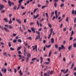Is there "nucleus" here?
<instances>
[{
	"label": "nucleus",
	"instance_id": "obj_1",
	"mask_svg": "<svg viewBox=\"0 0 76 76\" xmlns=\"http://www.w3.org/2000/svg\"><path fill=\"white\" fill-rule=\"evenodd\" d=\"M8 3L9 4V5L11 7V6H12H12H14V5L15 4V3L14 2H11V1H10L9 0L8 1Z\"/></svg>",
	"mask_w": 76,
	"mask_h": 76
},
{
	"label": "nucleus",
	"instance_id": "obj_2",
	"mask_svg": "<svg viewBox=\"0 0 76 76\" xmlns=\"http://www.w3.org/2000/svg\"><path fill=\"white\" fill-rule=\"evenodd\" d=\"M53 28H51L50 30V33L49 35V37H48V39H50V38L51 37V35L52 34V32H53Z\"/></svg>",
	"mask_w": 76,
	"mask_h": 76
},
{
	"label": "nucleus",
	"instance_id": "obj_3",
	"mask_svg": "<svg viewBox=\"0 0 76 76\" xmlns=\"http://www.w3.org/2000/svg\"><path fill=\"white\" fill-rule=\"evenodd\" d=\"M3 8H4V6L3 4H0V10H3Z\"/></svg>",
	"mask_w": 76,
	"mask_h": 76
},
{
	"label": "nucleus",
	"instance_id": "obj_4",
	"mask_svg": "<svg viewBox=\"0 0 76 76\" xmlns=\"http://www.w3.org/2000/svg\"><path fill=\"white\" fill-rule=\"evenodd\" d=\"M1 71L2 72H4V73H6V71H7V69H5L4 70V69L3 68L1 70Z\"/></svg>",
	"mask_w": 76,
	"mask_h": 76
},
{
	"label": "nucleus",
	"instance_id": "obj_5",
	"mask_svg": "<svg viewBox=\"0 0 76 76\" xmlns=\"http://www.w3.org/2000/svg\"><path fill=\"white\" fill-rule=\"evenodd\" d=\"M51 42L52 44H54V38H52L51 39Z\"/></svg>",
	"mask_w": 76,
	"mask_h": 76
},
{
	"label": "nucleus",
	"instance_id": "obj_6",
	"mask_svg": "<svg viewBox=\"0 0 76 76\" xmlns=\"http://www.w3.org/2000/svg\"><path fill=\"white\" fill-rule=\"evenodd\" d=\"M31 31L34 32V33H35V29H34V28L33 27H32L31 28Z\"/></svg>",
	"mask_w": 76,
	"mask_h": 76
},
{
	"label": "nucleus",
	"instance_id": "obj_7",
	"mask_svg": "<svg viewBox=\"0 0 76 76\" xmlns=\"http://www.w3.org/2000/svg\"><path fill=\"white\" fill-rule=\"evenodd\" d=\"M34 19H36V18H38L39 17V15L37 14L36 16H35V15L34 16Z\"/></svg>",
	"mask_w": 76,
	"mask_h": 76
},
{
	"label": "nucleus",
	"instance_id": "obj_8",
	"mask_svg": "<svg viewBox=\"0 0 76 76\" xmlns=\"http://www.w3.org/2000/svg\"><path fill=\"white\" fill-rule=\"evenodd\" d=\"M27 56L28 57H27L30 58V57H31V53H27Z\"/></svg>",
	"mask_w": 76,
	"mask_h": 76
},
{
	"label": "nucleus",
	"instance_id": "obj_9",
	"mask_svg": "<svg viewBox=\"0 0 76 76\" xmlns=\"http://www.w3.org/2000/svg\"><path fill=\"white\" fill-rule=\"evenodd\" d=\"M4 29L6 31V32H9V30L6 27L4 28Z\"/></svg>",
	"mask_w": 76,
	"mask_h": 76
},
{
	"label": "nucleus",
	"instance_id": "obj_10",
	"mask_svg": "<svg viewBox=\"0 0 76 76\" xmlns=\"http://www.w3.org/2000/svg\"><path fill=\"white\" fill-rule=\"evenodd\" d=\"M40 36H38L37 35V37H36L35 39V40H37V39H39V38H40Z\"/></svg>",
	"mask_w": 76,
	"mask_h": 76
},
{
	"label": "nucleus",
	"instance_id": "obj_11",
	"mask_svg": "<svg viewBox=\"0 0 76 76\" xmlns=\"http://www.w3.org/2000/svg\"><path fill=\"white\" fill-rule=\"evenodd\" d=\"M40 60H41V61H40V63L41 64V63H42V61H43V58H42V57H40Z\"/></svg>",
	"mask_w": 76,
	"mask_h": 76
},
{
	"label": "nucleus",
	"instance_id": "obj_12",
	"mask_svg": "<svg viewBox=\"0 0 76 76\" xmlns=\"http://www.w3.org/2000/svg\"><path fill=\"white\" fill-rule=\"evenodd\" d=\"M16 20L17 22H18L19 23H21V21H20V20L19 19H16Z\"/></svg>",
	"mask_w": 76,
	"mask_h": 76
},
{
	"label": "nucleus",
	"instance_id": "obj_13",
	"mask_svg": "<svg viewBox=\"0 0 76 76\" xmlns=\"http://www.w3.org/2000/svg\"><path fill=\"white\" fill-rule=\"evenodd\" d=\"M4 20L6 22H8V20L7 18H4Z\"/></svg>",
	"mask_w": 76,
	"mask_h": 76
},
{
	"label": "nucleus",
	"instance_id": "obj_14",
	"mask_svg": "<svg viewBox=\"0 0 76 76\" xmlns=\"http://www.w3.org/2000/svg\"><path fill=\"white\" fill-rule=\"evenodd\" d=\"M8 71H10V72L11 73H12V69H10V67H8V69H7Z\"/></svg>",
	"mask_w": 76,
	"mask_h": 76
},
{
	"label": "nucleus",
	"instance_id": "obj_15",
	"mask_svg": "<svg viewBox=\"0 0 76 76\" xmlns=\"http://www.w3.org/2000/svg\"><path fill=\"white\" fill-rule=\"evenodd\" d=\"M21 6V4H19L18 5V6L17 8V10H19V8H20V7Z\"/></svg>",
	"mask_w": 76,
	"mask_h": 76
},
{
	"label": "nucleus",
	"instance_id": "obj_16",
	"mask_svg": "<svg viewBox=\"0 0 76 76\" xmlns=\"http://www.w3.org/2000/svg\"><path fill=\"white\" fill-rule=\"evenodd\" d=\"M21 72L22 71H21V70H20L19 71V73L20 76H22V75H23V73H22V72L21 73Z\"/></svg>",
	"mask_w": 76,
	"mask_h": 76
},
{
	"label": "nucleus",
	"instance_id": "obj_17",
	"mask_svg": "<svg viewBox=\"0 0 76 76\" xmlns=\"http://www.w3.org/2000/svg\"><path fill=\"white\" fill-rule=\"evenodd\" d=\"M23 1V0H19L18 1V3L19 4H21V3Z\"/></svg>",
	"mask_w": 76,
	"mask_h": 76
},
{
	"label": "nucleus",
	"instance_id": "obj_18",
	"mask_svg": "<svg viewBox=\"0 0 76 76\" xmlns=\"http://www.w3.org/2000/svg\"><path fill=\"white\" fill-rule=\"evenodd\" d=\"M54 6L55 7H57V2H55L54 3Z\"/></svg>",
	"mask_w": 76,
	"mask_h": 76
},
{
	"label": "nucleus",
	"instance_id": "obj_19",
	"mask_svg": "<svg viewBox=\"0 0 76 76\" xmlns=\"http://www.w3.org/2000/svg\"><path fill=\"white\" fill-rule=\"evenodd\" d=\"M72 45H71V46H69L68 47V50H71L72 49Z\"/></svg>",
	"mask_w": 76,
	"mask_h": 76
},
{
	"label": "nucleus",
	"instance_id": "obj_20",
	"mask_svg": "<svg viewBox=\"0 0 76 76\" xmlns=\"http://www.w3.org/2000/svg\"><path fill=\"white\" fill-rule=\"evenodd\" d=\"M55 48L56 49H58V46L57 44H55Z\"/></svg>",
	"mask_w": 76,
	"mask_h": 76
},
{
	"label": "nucleus",
	"instance_id": "obj_21",
	"mask_svg": "<svg viewBox=\"0 0 76 76\" xmlns=\"http://www.w3.org/2000/svg\"><path fill=\"white\" fill-rule=\"evenodd\" d=\"M22 48V46H20L18 48L17 50H20Z\"/></svg>",
	"mask_w": 76,
	"mask_h": 76
},
{
	"label": "nucleus",
	"instance_id": "obj_22",
	"mask_svg": "<svg viewBox=\"0 0 76 76\" xmlns=\"http://www.w3.org/2000/svg\"><path fill=\"white\" fill-rule=\"evenodd\" d=\"M13 28V26L11 25H10L9 26V29H12Z\"/></svg>",
	"mask_w": 76,
	"mask_h": 76
},
{
	"label": "nucleus",
	"instance_id": "obj_23",
	"mask_svg": "<svg viewBox=\"0 0 76 76\" xmlns=\"http://www.w3.org/2000/svg\"><path fill=\"white\" fill-rule=\"evenodd\" d=\"M74 65H75V63H73L72 64L71 69H72V68H73V67Z\"/></svg>",
	"mask_w": 76,
	"mask_h": 76
},
{
	"label": "nucleus",
	"instance_id": "obj_24",
	"mask_svg": "<svg viewBox=\"0 0 76 76\" xmlns=\"http://www.w3.org/2000/svg\"><path fill=\"white\" fill-rule=\"evenodd\" d=\"M37 10H38V8H37V9H35L34 11V13H35V12H36V11H37Z\"/></svg>",
	"mask_w": 76,
	"mask_h": 76
},
{
	"label": "nucleus",
	"instance_id": "obj_25",
	"mask_svg": "<svg viewBox=\"0 0 76 76\" xmlns=\"http://www.w3.org/2000/svg\"><path fill=\"white\" fill-rule=\"evenodd\" d=\"M9 23H12V19H11V18H10Z\"/></svg>",
	"mask_w": 76,
	"mask_h": 76
},
{
	"label": "nucleus",
	"instance_id": "obj_26",
	"mask_svg": "<svg viewBox=\"0 0 76 76\" xmlns=\"http://www.w3.org/2000/svg\"><path fill=\"white\" fill-rule=\"evenodd\" d=\"M3 54H4L5 56H6V57L7 56V53L6 52H5V53H4Z\"/></svg>",
	"mask_w": 76,
	"mask_h": 76
},
{
	"label": "nucleus",
	"instance_id": "obj_27",
	"mask_svg": "<svg viewBox=\"0 0 76 76\" xmlns=\"http://www.w3.org/2000/svg\"><path fill=\"white\" fill-rule=\"evenodd\" d=\"M17 8V6H14L13 7V9L14 10H16V8Z\"/></svg>",
	"mask_w": 76,
	"mask_h": 76
},
{
	"label": "nucleus",
	"instance_id": "obj_28",
	"mask_svg": "<svg viewBox=\"0 0 76 76\" xmlns=\"http://www.w3.org/2000/svg\"><path fill=\"white\" fill-rule=\"evenodd\" d=\"M74 34V32L73 31V30H72V31L71 34V35L70 37H72L73 34Z\"/></svg>",
	"mask_w": 76,
	"mask_h": 76
},
{
	"label": "nucleus",
	"instance_id": "obj_29",
	"mask_svg": "<svg viewBox=\"0 0 76 76\" xmlns=\"http://www.w3.org/2000/svg\"><path fill=\"white\" fill-rule=\"evenodd\" d=\"M69 71V69H67L64 72V74H65V73H66L68 71Z\"/></svg>",
	"mask_w": 76,
	"mask_h": 76
},
{
	"label": "nucleus",
	"instance_id": "obj_30",
	"mask_svg": "<svg viewBox=\"0 0 76 76\" xmlns=\"http://www.w3.org/2000/svg\"><path fill=\"white\" fill-rule=\"evenodd\" d=\"M46 47H47V48H50V47H51V45H46Z\"/></svg>",
	"mask_w": 76,
	"mask_h": 76
},
{
	"label": "nucleus",
	"instance_id": "obj_31",
	"mask_svg": "<svg viewBox=\"0 0 76 76\" xmlns=\"http://www.w3.org/2000/svg\"><path fill=\"white\" fill-rule=\"evenodd\" d=\"M72 14H73L74 15H75V10H73L72 11Z\"/></svg>",
	"mask_w": 76,
	"mask_h": 76
},
{
	"label": "nucleus",
	"instance_id": "obj_32",
	"mask_svg": "<svg viewBox=\"0 0 76 76\" xmlns=\"http://www.w3.org/2000/svg\"><path fill=\"white\" fill-rule=\"evenodd\" d=\"M51 53H52V52L51 51H50V52H49V57H50V56H51Z\"/></svg>",
	"mask_w": 76,
	"mask_h": 76
},
{
	"label": "nucleus",
	"instance_id": "obj_33",
	"mask_svg": "<svg viewBox=\"0 0 76 76\" xmlns=\"http://www.w3.org/2000/svg\"><path fill=\"white\" fill-rule=\"evenodd\" d=\"M18 42L21 43V42H22V40H21V39H18Z\"/></svg>",
	"mask_w": 76,
	"mask_h": 76
},
{
	"label": "nucleus",
	"instance_id": "obj_34",
	"mask_svg": "<svg viewBox=\"0 0 76 76\" xmlns=\"http://www.w3.org/2000/svg\"><path fill=\"white\" fill-rule=\"evenodd\" d=\"M50 62H45V64H50Z\"/></svg>",
	"mask_w": 76,
	"mask_h": 76
},
{
	"label": "nucleus",
	"instance_id": "obj_35",
	"mask_svg": "<svg viewBox=\"0 0 76 76\" xmlns=\"http://www.w3.org/2000/svg\"><path fill=\"white\" fill-rule=\"evenodd\" d=\"M8 44H9V47H11V42H8Z\"/></svg>",
	"mask_w": 76,
	"mask_h": 76
},
{
	"label": "nucleus",
	"instance_id": "obj_36",
	"mask_svg": "<svg viewBox=\"0 0 76 76\" xmlns=\"http://www.w3.org/2000/svg\"><path fill=\"white\" fill-rule=\"evenodd\" d=\"M29 57H27L26 58V61L27 62H28V61H29Z\"/></svg>",
	"mask_w": 76,
	"mask_h": 76
},
{
	"label": "nucleus",
	"instance_id": "obj_37",
	"mask_svg": "<svg viewBox=\"0 0 76 76\" xmlns=\"http://www.w3.org/2000/svg\"><path fill=\"white\" fill-rule=\"evenodd\" d=\"M58 48H59V50H58L59 51H60L61 50H62V49H63L62 48H61V47H59Z\"/></svg>",
	"mask_w": 76,
	"mask_h": 76
},
{
	"label": "nucleus",
	"instance_id": "obj_38",
	"mask_svg": "<svg viewBox=\"0 0 76 76\" xmlns=\"http://www.w3.org/2000/svg\"><path fill=\"white\" fill-rule=\"evenodd\" d=\"M0 28H1L2 30H4V28L3 26H1L0 25Z\"/></svg>",
	"mask_w": 76,
	"mask_h": 76
},
{
	"label": "nucleus",
	"instance_id": "obj_39",
	"mask_svg": "<svg viewBox=\"0 0 76 76\" xmlns=\"http://www.w3.org/2000/svg\"><path fill=\"white\" fill-rule=\"evenodd\" d=\"M45 7H47V6H43L42 7V9H43L44 8H45Z\"/></svg>",
	"mask_w": 76,
	"mask_h": 76
},
{
	"label": "nucleus",
	"instance_id": "obj_40",
	"mask_svg": "<svg viewBox=\"0 0 76 76\" xmlns=\"http://www.w3.org/2000/svg\"><path fill=\"white\" fill-rule=\"evenodd\" d=\"M36 32L38 34V36L40 35V33H39V31H36Z\"/></svg>",
	"mask_w": 76,
	"mask_h": 76
},
{
	"label": "nucleus",
	"instance_id": "obj_41",
	"mask_svg": "<svg viewBox=\"0 0 76 76\" xmlns=\"http://www.w3.org/2000/svg\"><path fill=\"white\" fill-rule=\"evenodd\" d=\"M66 21L67 22H69V18L68 17H67V18L66 19Z\"/></svg>",
	"mask_w": 76,
	"mask_h": 76
},
{
	"label": "nucleus",
	"instance_id": "obj_42",
	"mask_svg": "<svg viewBox=\"0 0 76 76\" xmlns=\"http://www.w3.org/2000/svg\"><path fill=\"white\" fill-rule=\"evenodd\" d=\"M35 49L36 51H37V45L35 46Z\"/></svg>",
	"mask_w": 76,
	"mask_h": 76
},
{
	"label": "nucleus",
	"instance_id": "obj_43",
	"mask_svg": "<svg viewBox=\"0 0 76 76\" xmlns=\"http://www.w3.org/2000/svg\"><path fill=\"white\" fill-rule=\"evenodd\" d=\"M37 59V58H32L31 60V61H34V60H35Z\"/></svg>",
	"mask_w": 76,
	"mask_h": 76
},
{
	"label": "nucleus",
	"instance_id": "obj_44",
	"mask_svg": "<svg viewBox=\"0 0 76 76\" xmlns=\"http://www.w3.org/2000/svg\"><path fill=\"white\" fill-rule=\"evenodd\" d=\"M17 41V40H16V39H14L13 40V42H14V43H16Z\"/></svg>",
	"mask_w": 76,
	"mask_h": 76
},
{
	"label": "nucleus",
	"instance_id": "obj_45",
	"mask_svg": "<svg viewBox=\"0 0 76 76\" xmlns=\"http://www.w3.org/2000/svg\"><path fill=\"white\" fill-rule=\"evenodd\" d=\"M10 49L11 50H12V51H14V50H15V49H14V48H10Z\"/></svg>",
	"mask_w": 76,
	"mask_h": 76
},
{
	"label": "nucleus",
	"instance_id": "obj_46",
	"mask_svg": "<svg viewBox=\"0 0 76 76\" xmlns=\"http://www.w3.org/2000/svg\"><path fill=\"white\" fill-rule=\"evenodd\" d=\"M53 74V71H51L50 72V75Z\"/></svg>",
	"mask_w": 76,
	"mask_h": 76
},
{
	"label": "nucleus",
	"instance_id": "obj_47",
	"mask_svg": "<svg viewBox=\"0 0 76 76\" xmlns=\"http://www.w3.org/2000/svg\"><path fill=\"white\" fill-rule=\"evenodd\" d=\"M20 69V66H18V68H17V70H19V69Z\"/></svg>",
	"mask_w": 76,
	"mask_h": 76
},
{
	"label": "nucleus",
	"instance_id": "obj_48",
	"mask_svg": "<svg viewBox=\"0 0 76 76\" xmlns=\"http://www.w3.org/2000/svg\"><path fill=\"white\" fill-rule=\"evenodd\" d=\"M55 13L56 15H57V10H56V11L55 12Z\"/></svg>",
	"mask_w": 76,
	"mask_h": 76
},
{
	"label": "nucleus",
	"instance_id": "obj_49",
	"mask_svg": "<svg viewBox=\"0 0 76 76\" xmlns=\"http://www.w3.org/2000/svg\"><path fill=\"white\" fill-rule=\"evenodd\" d=\"M61 47L62 48V49H65V48H64V45H62L61 46Z\"/></svg>",
	"mask_w": 76,
	"mask_h": 76
},
{
	"label": "nucleus",
	"instance_id": "obj_50",
	"mask_svg": "<svg viewBox=\"0 0 76 76\" xmlns=\"http://www.w3.org/2000/svg\"><path fill=\"white\" fill-rule=\"evenodd\" d=\"M49 26L50 28H51L52 27V26L50 23H48Z\"/></svg>",
	"mask_w": 76,
	"mask_h": 76
},
{
	"label": "nucleus",
	"instance_id": "obj_51",
	"mask_svg": "<svg viewBox=\"0 0 76 76\" xmlns=\"http://www.w3.org/2000/svg\"><path fill=\"white\" fill-rule=\"evenodd\" d=\"M35 25V23H30V25Z\"/></svg>",
	"mask_w": 76,
	"mask_h": 76
},
{
	"label": "nucleus",
	"instance_id": "obj_52",
	"mask_svg": "<svg viewBox=\"0 0 76 76\" xmlns=\"http://www.w3.org/2000/svg\"><path fill=\"white\" fill-rule=\"evenodd\" d=\"M74 22L75 23H76V18H74Z\"/></svg>",
	"mask_w": 76,
	"mask_h": 76
},
{
	"label": "nucleus",
	"instance_id": "obj_53",
	"mask_svg": "<svg viewBox=\"0 0 76 76\" xmlns=\"http://www.w3.org/2000/svg\"><path fill=\"white\" fill-rule=\"evenodd\" d=\"M5 26L7 28L8 27H9V25H5Z\"/></svg>",
	"mask_w": 76,
	"mask_h": 76
},
{
	"label": "nucleus",
	"instance_id": "obj_54",
	"mask_svg": "<svg viewBox=\"0 0 76 76\" xmlns=\"http://www.w3.org/2000/svg\"><path fill=\"white\" fill-rule=\"evenodd\" d=\"M46 15L47 18H48V13H46Z\"/></svg>",
	"mask_w": 76,
	"mask_h": 76
},
{
	"label": "nucleus",
	"instance_id": "obj_55",
	"mask_svg": "<svg viewBox=\"0 0 76 76\" xmlns=\"http://www.w3.org/2000/svg\"><path fill=\"white\" fill-rule=\"evenodd\" d=\"M12 16V14H9V18H10L11 16Z\"/></svg>",
	"mask_w": 76,
	"mask_h": 76
},
{
	"label": "nucleus",
	"instance_id": "obj_56",
	"mask_svg": "<svg viewBox=\"0 0 76 76\" xmlns=\"http://www.w3.org/2000/svg\"><path fill=\"white\" fill-rule=\"evenodd\" d=\"M21 8L22 9H25V7H23L22 6H21Z\"/></svg>",
	"mask_w": 76,
	"mask_h": 76
},
{
	"label": "nucleus",
	"instance_id": "obj_57",
	"mask_svg": "<svg viewBox=\"0 0 76 76\" xmlns=\"http://www.w3.org/2000/svg\"><path fill=\"white\" fill-rule=\"evenodd\" d=\"M17 72V70H16V69H14V72L15 73H16V72Z\"/></svg>",
	"mask_w": 76,
	"mask_h": 76
},
{
	"label": "nucleus",
	"instance_id": "obj_58",
	"mask_svg": "<svg viewBox=\"0 0 76 76\" xmlns=\"http://www.w3.org/2000/svg\"><path fill=\"white\" fill-rule=\"evenodd\" d=\"M34 61H31L30 63V64H34Z\"/></svg>",
	"mask_w": 76,
	"mask_h": 76
},
{
	"label": "nucleus",
	"instance_id": "obj_59",
	"mask_svg": "<svg viewBox=\"0 0 76 76\" xmlns=\"http://www.w3.org/2000/svg\"><path fill=\"white\" fill-rule=\"evenodd\" d=\"M67 30V28H64L63 29L64 31H66Z\"/></svg>",
	"mask_w": 76,
	"mask_h": 76
},
{
	"label": "nucleus",
	"instance_id": "obj_60",
	"mask_svg": "<svg viewBox=\"0 0 76 76\" xmlns=\"http://www.w3.org/2000/svg\"><path fill=\"white\" fill-rule=\"evenodd\" d=\"M26 14V12H24L23 14H22V15L23 16L24 15H25Z\"/></svg>",
	"mask_w": 76,
	"mask_h": 76
},
{
	"label": "nucleus",
	"instance_id": "obj_61",
	"mask_svg": "<svg viewBox=\"0 0 76 76\" xmlns=\"http://www.w3.org/2000/svg\"><path fill=\"white\" fill-rule=\"evenodd\" d=\"M16 34H15V33H13V37H16Z\"/></svg>",
	"mask_w": 76,
	"mask_h": 76
},
{
	"label": "nucleus",
	"instance_id": "obj_62",
	"mask_svg": "<svg viewBox=\"0 0 76 76\" xmlns=\"http://www.w3.org/2000/svg\"><path fill=\"white\" fill-rule=\"evenodd\" d=\"M64 6V4H61V7H63Z\"/></svg>",
	"mask_w": 76,
	"mask_h": 76
},
{
	"label": "nucleus",
	"instance_id": "obj_63",
	"mask_svg": "<svg viewBox=\"0 0 76 76\" xmlns=\"http://www.w3.org/2000/svg\"><path fill=\"white\" fill-rule=\"evenodd\" d=\"M63 61H64L65 62L66 61V58H65V57H64L63 59Z\"/></svg>",
	"mask_w": 76,
	"mask_h": 76
},
{
	"label": "nucleus",
	"instance_id": "obj_64",
	"mask_svg": "<svg viewBox=\"0 0 76 76\" xmlns=\"http://www.w3.org/2000/svg\"><path fill=\"white\" fill-rule=\"evenodd\" d=\"M41 6V5H40V4H38V7H40Z\"/></svg>",
	"mask_w": 76,
	"mask_h": 76
}]
</instances>
